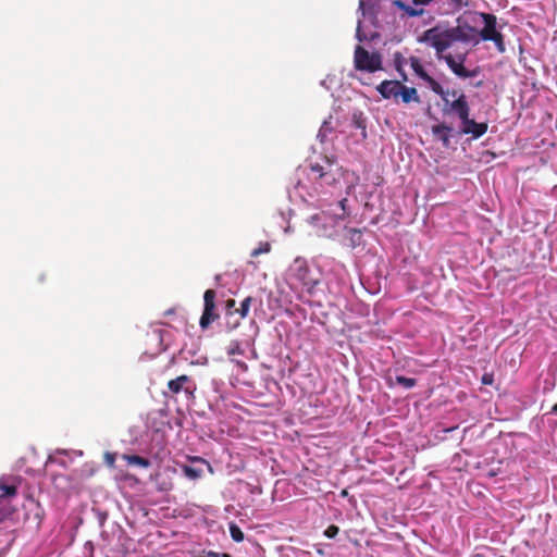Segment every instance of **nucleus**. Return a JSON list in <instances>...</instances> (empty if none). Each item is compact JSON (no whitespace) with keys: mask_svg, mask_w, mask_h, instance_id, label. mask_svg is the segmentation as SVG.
<instances>
[{"mask_svg":"<svg viewBox=\"0 0 557 557\" xmlns=\"http://www.w3.org/2000/svg\"><path fill=\"white\" fill-rule=\"evenodd\" d=\"M354 64L357 71L374 73L382 70V55L376 51L369 52L362 46H357L354 52Z\"/></svg>","mask_w":557,"mask_h":557,"instance_id":"4","label":"nucleus"},{"mask_svg":"<svg viewBox=\"0 0 557 557\" xmlns=\"http://www.w3.org/2000/svg\"><path fill=\"white\" fill-rule=\"evenodd\" d=\"M347 494H348V493H347V491H346V490H344V491L342 492V495H343V496H346Z\"/></svg>","mask_w":557,"mask_h":557,"instance_id":"38","label":"nucleus"},{"mask_svg":"<svg viewBox=\"0 0 557 557\" xmlns=\"http://www.w3.org/2000/svg\"><path fill=\"white\" fill-rule=\"evenodd\" d=\"M490 40L495 42L499 52L505 51L504 37L499 32Z\"/></svg>","mask_w":557,"mask_h":557,"instance_id":"27","label":"nucleus"},{"mask_svg":"<svg viewBox=\"0 0 557 557\" xmlns=\"http://www.w3.org/2000/svg\"><path fill=\"white\" fill-rule=\"evenodd\" d=\"M394 64H395L396 71L400 74L401 78L404 81H407V75L404 72V66L406 64V59L398 51L394 53Z\"/></svg>","mask_w":557,"mask_h":557,"instance_id":"20","label":"nucleus"},{"mask_svg":"<svg viewBox=\"0 0 557 557\" xmlns=\"http://www.w3.org/2000/svg\"><path fill=\"white\" fill-rule=\"evenodd\" d=\"M17 485L15 478H1L0 498H15L17 496Z\"/></svg>","mask_w":557,"mask_h":557,"instance_id":"13","label":"nucleus"},{"mask_svg":"<svg viewBox=\"0 0 557 557\" xmlns=\"http://www.w3.org/2000/svg\"><path fill=\"white\" fill-rule=\"evenodd\" d=\"M216 293L213 289H207L203 294V311L199 320L202 330H207L214 321L220 318L215 306Z\"/></svg>","mask_w":557,"mask_h":557,"instance_id":"5","label":"nucleus"},{"mask_svg":"<svg viewBox=\"0 0 557 557\" xmlns=\"http://www.w3.org/2000/svg\"><path fill=\"white\" fill-rule=\"evenodd\" d=\"M271 250V245L269 243H262L258 248H255L250 256L251 257H258L261 253H267Z\"/></svg>","mask_w":557,"mask_h":557,"instance_id":"26","label":"nucleus"},{"mask_svg":"<svg viewBox=\"0 0 557 557\" xmlns=\"http://www.w3.org/2000/svg\"><path fill=\"white\" fill-rule=\"evenodd\" d=\"M207 557H232V556L227 553H216L213 550H209L207 553Z\"/></svg>","mask_w":557,"mask_h":557,"instance_id":"33","label":"nucleus"},{"mask_svg":"<svg viewBox=\"0 0 557 557\" xmlns=\"http://www.w3.org/2000/svg\"><path fill=\"white\" fill-rule=\"evenodd\" d=\"M334 160L325 157L323 163H310V170L315 174L314 180H320L326 185H332L336 182V173L334 172Z\"/></svg>","mask_w":557,"mask_h":557,"instance_id":"6","label":"nucleus"},{"mask_svg":"<svg viewBox=\"0 0 557 557\" xmlns=\"http://www.w3.org/2000/svg\"><path fill=\"white\" fill-rule=\"evenodd\" d=\"M11 499L12 498H0V523L15 511L14 506L11 504Z\"/></svg>","mask_w":557,"mask_h":557,"instance_id":"17","label":"nucleus"},{"mask_svg":"<svg viewBox=\"0 0 557 557\" xmlns=\"http://www.w3.org/2000/svg\"><path fill=\"white\" fill-rule=\"evenodd\" d=\"M428 86L430 87V89L435 92L436 95H438L442 100L444 101L445 103V109H450V103L451 101L448 99V96H451L454 97L455 99L459 96V91L454 89V90H445L442 85L436 81L434 79L432 76H430L429 74H426L425 77H423V79Z\"/></svg>","mask_w":557,"mask_h":557,"instance_id":"7","label":"nucleus"},{"mask_svg":"<svg viewBox=\"0 0 557 557\" xmlns=\"http://www.w3.org/2000/svg\"><path fill=\"white\" fill-rule=\"evenodd\" d=\"M235 300L234 299H227L225 302L226 308V317H233L235 314Z\"/></svg>","mask_w":557,"mask_h":557,"instance_id":"29","label":"nucleus"},{"mask_svg":"<svg viewBox=\"0 0 557 557\" xmlns=\"http://www.w3.org/2000/svg\"><path fill=\"white\" fill-rule=\"evenodd\" d=\"M226 326L230 331L237 329L240 324V319L232 320L233 317H226Z\"/></svg>","mask_w":557,"mask_h":557,"instance_id":"30","label":"nucleus"},{"mask_svg":"<svg viewBox=\"0 0 557 557\" xmlns=\"http://www.w3.org/2000/svg\"><path fill=\"white\" fill-rule=\"evenodd\" d=\"M453 131V128L445 124L440 123L432 126V133L435 136H438L444 145V147H448L450 144L449 133Z\"/></svg>","mask_w":557,"mask_h":557,"instance_id":"14","label":"nucleus"},{"mask_svg":"<svg viewBox=\"0 0 557 557\" xmlns=\"http://www.w3.org/2000/svg\"><path fill=\"white\" fill-rule=\"evenodd\" d=\"M358 127L364 128V125H361L360 123H358Z\"/></svg>","mask_w":557,"mask_h":557,"instance_id":"39","label":"nucleus"},{"mask_svg":"<svg viewBox=\"0 0 557 557\" xmlns=\"http://www.w3.org/2000/svg\"><path fill=\"white\" fill-rule=\"evenodd\" d=\"M168 388L173 394H178L180 392L184 391L189 396H194V392L196 389L195 385L190 384V377L185 374L170 380L168 383Z\"/></svg>","mask_w":557,"mask_h":557,"instance_id":"11","label":"nucleus"},{"mask_svg":"<svg viewBox=\"0 0 557 557\" xmlns=\"http://www.w3.org/2000/svg\"><path fill=\"white\" fill-rule=\"evenodd\" d=\"M446 113H455L461 120V133L466 135H472L474 139L483 136L487 131L486 123H478L470 119V107L467 97L463 92L451 101L450 109H444Z\"/></svg>","mask_w":557,"mask_h":557,"instance_id":"1","label":"nucleus"},{"mask_svg":"<svg viewBox=\"0 0 557 557\" xmlns=\"http://www.w3.org/2000/svg\"><path fill=\"white\" fill-rule=\"evenodd\" d=\"M419 40L432 46L437 55L456 42L450 28L442 29L438 26L426 29Z\"/></svg>","mask_w":557,"mask_h":557,"instance_id":"3","label":"nucleus"},{"mask_svg":"<svg viewBox=\"0 0 557 557\" xmlns=\"http://www.w3.org/2000/svg\"><path fill=\"white\" fill-rule=\"evenodd\" d=\"M394 5H396L400 10H403L405 12V14L409 17L421 16L424 14L423 9L413 8L411 5L406 4L401 0H395Z\"/></svg>","mask_w":557,"mask_h":557,"instance_id":"16","label":"nucleus"},{"mask_svg":"<svg viewBox=\"0 0 557 557\" xmlns=\"http://www.w3.org/2000/svg\"><path fill=\"white\" fill-rule=\"evenodd\" d=\"M553 412L557 413V403L554 405L553 409H552Z\"/></svg>","mask_w":557,"mask_h":557,"instance_id":"37","label":"nucleus"},{"mask_svg":"<svg viewBox=\"0 0 557 557\" xmlns=\"http://www.w3.org/2000/svg\"><path fill=\"white\" fill-rule=\"evenodd\" d=\"M404 84L399 81H383L380 85H377L376 90L384 99H395L399 98V94L401 92V87Z\"/></svg>","mask_w":557,"mask_h":557,"instance_id":"10","label":"nucleus"},{"mask_svg":"<svg viewBox=\"0 0 557 557\" xmlns=\"http://www.w3.org/2000/svg\"><path fill=\"white\" fill-rule=\"evenodd\" d=\"M339 532V528L335 524H332L330 527L326 528V530L324 531V535L329 539H334Z\"/></svg>","mask_w":557,"mask_h":557,"instance_id":"28","label":"nucleus"},{"mask_svg":"<svg viewBox=\"0 0 557 557\" xmlns=\"http://www.w3.org/2000/svg\"><path fill=\"white\" fill-rule=\"evenodd\" d=\"M410 66L411 69L413 70V72L421 78L423 79V77L426 76V72L423 67V65L421 64L420 60L417 58V57H410Z\"/></svg>","mask_w":557,"mask_h":557,"instance_id":"22","label":"nucleus"},{"mask_svg":"<svg viewBox=\"0 0 557 557\" xmlns=\"http://www.w3.org/2000/svg\"><path fill=\"white\" fill-rule=\"evenodd\" d=\"M455 41L460 42H478V30L468 25L467 23L458 24L456 27H450Z\"/></svg>","mask_w":557,"mask_h":557,"instance_id":"8","label":"nucleus"},{"mask_svg":"<svg viewBox=\"0 0 557 557\" xmlns=\"http://www.w3.org/2000/svg\"><path fill=\"white\" fill-rule=\"evenodd\" d=\"M347 201V199H343L339 201V205L342 206L343 209H345V202Z\"/></svg>","mask_w":557,"mask_h":557,"instance_id":"35","label":"nucleus"},{"mask_svg":"<svg viewBox=\"0 0 557 557\" xmlns=\"http://www.w3.org/2000/svg\"><path fill=\"white\" fill-rule=\"evenodd\" d=\"M395 381L398 385H401L403 387L409 389V388H412L413 386H416L417 384V380L413 379V377H406V376H403V375H397L395 377Z\"/></svg>","mask_w":557,"mask_h":557,"instance_id":"25","label":"nucleus"},{"mask_svg":"<svg viewBox=\"0 0 557 557\" xmlns=\"http://www.w3.org/2000/svg\"><path fill=\"white\" fill-rule=\"evenodd\" d=\"M399 97L401 98V101L404 103H409V102L419 103L421 101L417 89L414 87H408L406 85H403L401 92L399 94Z\"/></svg>","mask_w":557,"mask_h":557,"instance_id":"15","label":"nucleus"},{"mask_svg":"<svg viewBox=\"0 0 557 557\" xmlns=\"http://www.w3.org/2000/svg\"><path fill=\"white\" fill-rule=\"evenodd\" d=\"M122 458L126 460V462L131 466H138L141 468H149L150 461L149 459L138 456V455H123Z\"/></svg>","mask_w":557,"mask_h":557,"instance_id":"18","label":"nucleus"},{"mask_svg":"<svg viewBox=\"0 0 557 557\" xmlns=\"http://www.w3.org/2000/svg\"><path fill=\"white\" fill-rule=\"evenodd\" d=\"M104 461L108 467L113 468L115 463V454L113 453H106L104 454Z\"/></svg>","mask_w":557,"mask_h":557,"instance_id":"31","label":"nucleus"},{"mask_svg":"<svg viewBox=\"0 0 557 557\" xmlns=\"http://www.w3.org/2000/svg\"><path fill=\"white\" fill-rule=\"evenodd\" d=\"M348 240L351 248H356L362 243V232L358 228H348Z\"/></svg>","mask_w":557,"mask_h":557,"instance_id":"19","label":"nucleus"},{"mask_svg":"<svg viewBox=\"0 0 557 557\" xmlns=\"http://www.w3.org/2000/svg\"><path fill=\"white\" fill-rule=\"evenodd\" d=\"M444 60L451 72L460 78L474 77L479 74L478 70L470 71L463 66V58L457 61L451 54H446Z\"/></svg>","mask_w":557,"mask_h":557,"instance_id":"9","label":"nucleus"},{"mask_svg":"<svg viewBox=\"0 0 557 557\" xmlns=\"http://www.w3.org/2000/svg\"><path fill=\"white\" fill-rule=\"evenodd\" d=\"M184 474L191 480L199 479L202 474V470L199 468H195L191 466H184L183 467Z\"/></svg>","mask_w":557,"mask_h":557,"instance_id":"24","label":"nucleus"},{"mask_svg":"<svg viewBox=\"0 0 557 557\" xmlns=\"http://www.w3.org/2000/svg\"><path fill=\"white\" fill-rule=\"evenodd\" d=\"M230 534L233 541L239 543L244 541V532L242 529L234 522L230 523Z\"/></svg>","mask_w":557,"mask_h":557,"instance_id":"23","label":"nucleus"},{"mask_svg":"<svg viewBox=\"0 0 557 557\" xmlns=\"http://www.w3.org/2000/svg\"><path fill=\"white\" fill-rule=\"evenodd\" d=\"M358 127L364 128V125H361L360 123H358Z\"/></svg>","mask_w":557,"mask_h":557,"instance_id":"40","label":"nucleus"},{"mask_svg":"<svg viewBox=\"0 0 557 557\" xmlns=\"http://www.w3.org/2000/svg\"><path fill=\"white\" fill-rule=\"evenodd\" d=\"M433 0H412L413 4L414 5H428L429 3H431Z\"/></svg>","mask_w":557,"mask_h":557,"instance_id":"34","label":"nucleus"},{"mask_svg":"<svg viewBox=\"0 0 557 557\" xmlns=\"http://www.w3.org/2000/svg\"><path fill=\"white\" fill-rule=\"evenodd\" d=\"M482 383L484 385H491L493 384V381H494V377H493V374L491 373H485L483 376H482Z\"/></svg>","mask_w":557,"mask_h":557,"instance_id":"32","label":"nucleus"},{"mask_svg":"<svg viewBox=\"0 0 557 557\" xmlns=\"http://www.w3.org/2000/svg\"><path fill=\"white\" fill-rule=\"evenodd\" d=\"M480 16L483 18L485 25L481 32H478L483 40L492 39L498 30L496 29V16L490 13H481Z\"/></svg>","mask_w":557,"mask_h":557,"instance_id":"12","label":"nucleus"},{"mask_svg":"<svg viewBox=\"0 0 557 557\" xmlns=\"http://www.w3.org/2000/svg\"><path fill=\"white\" fill-rule=\"evenodd\" d=\"M287 278L292 284H299L311 293L318 285L319 280L313 277L311 270L304 258H296L287 269Z\"/></svg>","mask_w":557,"mask_h":557,"instance_id":"2","label":"nucleus"},{"mask_svg":"<svg viewBox=\"0 0 557 557\" xmlns=\"http://www.w3.org/2000/svg\"><path fill=\"white\" fill-rule=\"evenodd\" d=\"M252 301L253 298L251 296L246 297L242 301L240 307L235 309V313H238L240 319H245L249 313Z\"/></svg>","mask_w":557,"mask_h":557,"instance_id":"21","label":"nucleus"},{"mask_svg":"<svg viewBox=\"0 0 557 557\" xmlns=\"http://www.w3.org/2000/svg\"><path fill=\"white\" fill-rule=\"evenodd\" d=\"M195 460L196 461H201V462L206 463V460L203 458H200V457L195 458Z\"/></svg>","mask_w":557,"mask_h":557,"instance_id":"36","label":"nucleus"}]
</instances>
